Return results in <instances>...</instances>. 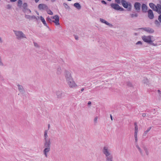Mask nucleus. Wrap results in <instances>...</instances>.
I'll use <instances>...</instances> for the list:
<instances>
[{
	"label": "nucleus",
	"mask_w": 161,
	"mask_h": 161,
	"mask_svg": "<svg viewBox=\"0 0 161 161\" xmlns=\"http://www.w3.org/2000/svg\"><path fill=\"white\" fill-rule=\"evenodd\" d=\"M47 13L49 14H50V15H53V12L50 9H49V10H47Z\"/></svg>",
	"instance_id": "obj_36"
},
{
	"label": "nucleus",
	"mask_w": 161,
	"mask_h": 161,
	"mask_svg": "<svg viewBox=\"0 0 161 161\" xmlns=\"http://www.w3.org/2000/svg\"><path fill=\"white\" fill-rule=\"evenodd\" d=\"M64 73L65 76L66 80H72L73 79L70 71L65 70Z\"/></svg>",
	"instance_id": "obj_8"
},
{
	"label": "nucleus",
	"mask_w": 161,
	"mask_h": 161,
	"mask_svg": "<svg viewBox=\"0 0 161 161\" xmlns=\"http://www.w3.org/2000/svg\"><path fill=\"white\" fill-rule=\"evenodd\" d=\"M97 119H98V117L97 116L96 117L94 118V122L95 123H97Z\"/></svg>",
	"instance_id": "obj_42"
},
{
	"label": "nucleus",
	"mask_w": 161,
	"mask_h": 161,
	"mask_svg": "<svg viewBox=\"0 0 161 161\" xmlns=\"http://www.w3.org/2000/svg\"><path fill=\"white\" fill-rule=\"evenodd\" d=\"M16 0H10V1L11 2H15Z\"/></svg>",
	"instance_id": "obj_49"
},
{
	"label": "nucleus",
	"mask_w": 161,
	"mask_h": 161,
	"mask_svg": "<svg viewBox=\"0 0 161 161\" xmlns=\"http://www.w3.org/2000/svg\"><path fill=\"white\" fill-rule=\"evenodd\" d=\"M135 125V132L134 134H137L138 132V126L137 125V123L135 122L134 123Z\"/></svg>",
	"instance_id": "obj_29"
},
{
	"label": "nucleus",
	"mask_w": 161,
	"mask_h": 161,
	"mask_svg": "<svg viewBox=\"0 0 161 161\" xmlns=\"http://www.w3.org/2000/svg\"><path fill=\"white\" fill-rule=\"evenodd\" d=\"M75 39L76 40H78V38L77 36H75Z\"/></svg>",
	"instance_id": "obj_50"
},
{
	"label": "nucleus",
	"mask_w": 161,
	"mask_h": 161,
	"mask_svg": "<svg viewBox=\"0 0 161 161\" xmlns=\"http://www.w3.org/2000/svg\"><path fill=\"white\" fill-rule=\"evenodd\" d=\"M61 73V69L59 66H58L57 71V73L58 75H60Z\"/></svg>",
	"instance_id": "obj_30"
},
{
	"label": "nucleus",
	"mask_w": 161,
	"mask_h": 161,
	"mask_svg": "<svg viewBox=\"0 0 161 161\" xmlns=\"http://www.w3.org/2000/svg\"><path fill=\"white\" fill-rule=\"evenodd\" d=\"M3 41L2 39V38L0 37V42L2 43L3 42Z\"/></svg>",
	"instance_id": "obj_48"
},
{
	"label": "nucleus",
	"mask_w": 161,
	"mask_h": 161,
	"mask_svg": "<svg viewBox=\"0 0 161 161\" xmlns=\"http://www.w3.org/2000/svg\"><path fill=\"white\" fill-rule=\"evenodd\" d=\"M127 85L129 87H131L132 86V84L130 82V81H128L127 82Z\"/></svg>",
	"instance_id": "obj_37"
},
{
	"label": "nucleus",
	"mask_w": 161,
	"mask_h": 161,
	"mask_svg": "<svg viewBox=\"0 0 161 161\" xmlns=\"http://www.w3.org/2000/svg\"><path fill=\"white\" fill-rule=\"evenodd\" d=\"M4 65L1 57L0 56V66H3Z\"/></svg>",
	"instance_id": "obj_34"
},
{
	"label": "nucleus",
	"mask_w": 161,
	"mask_h": 161,
	"mask_svg": "<svg viewBox=\"0 0 161 161\" xmlns=\"http://www.w3.org/2000/svg\"><path fill=\"white\" fill-rule=\"evenodd\" d=\"M74 6L78 10H80L81 8L80 4L78 3H76L74 4Z\"/></svg>",
	"instance_id": "obj_23"
},
{
	"label": "nucleus",
	"mask_w": 161,
	"mask_h": 161,
	"mask_svg": "<svg viewBox=\"0 0 161 161\" xmlns=\"http://www.w3.org/2000/svg\"><path fill=\"white\" fill-rule=\"evenodd\" d=\"M110 118L111 119V120H113L112 116L111 114H110Z\"/></svg>",
	"instance_id": "obj_53"
},
{
	"label": "nucleus",
	"mask_w": 161,
	"mask_h": 161,
	"mask_svg": "<svg viewBox=\"0 0 161 161\" xmlns=\"http://www.w3.org/2000/svg\"><path fill=\"white\" fill-rule=\"evenodd\" d=\"M38 8L40 10H44L47 9L48 7L45 4H40L38 6Z\"/></svg>",
	"instance_id": "obj_17"
},
{
	"label": "nucleus",
	"mask_w": 161,
	"mask_h": 161,
	"mask_svg": "<svg viewBox=\"0 0 161 161\" xmlns=\"http://www.w3.org/2000/svg\"><path fill=\"white\" fill-rule=\"evenodd\" d=\"M159 3H160V4L161 5V1H159Z\"/></svg>",
	"instance_id": "obj_56"
},
{
	"label": "nucleus",
	"mask_w": 161,
	"mask_h": 161,
	"mask_svg": "<svg viewBox=\"0 0 161 161\" xmlns=\"http://www.w3.org/2000/svg\"><path fill=\"white\" fill-rule=\"evenodd\" d=\"M159 95V96H160L161 95V91L159 90H158L157 91Z\"/></svg>",
	"instance_id": "obj_45"
},
{
	"label": "nucleus",
	"mask_w": 161,
	"mask_h": 161,
	"mask_svg": "<svg viewBox=\"0 0 161 161\" xmlns=\"http://www.w3.org/2000/svg\"><path fill=\"white\" fill-rule=\"evenodd\" d=\"M1 0H0V1H1Z\"/></svg>",
	"instance_id": "obj_60"
},
{
	"label": "nucleus",
	"mask_w": 161,
	"mask_h": 161,
	"mask_svg": "<svg viewBox=\"0 0 161 161\" xmlns=\"http://www.w3.org/2000/svg\"><path fill=\"white\" fill-rule=\"evenodd\" d=\"M116 3L118 4H120L121 2V0H114Z\"/></svg>",
	"instance_id": "obj_38"
},
{
	"label": "nucleus",
	"mask_w": 161,
	"mask_h": 161,
	"mask_svg": "<svg viewBox=\"0 0 161 161\" xmlns=\"http://www.w3.org/2000/svg\"><path fill=\"white\" fill-rule=\"evenodd\" d=\"M22 7L23 8V11L25 13V18L30 19V16L27 14H29L30 13V10L27 8V3H24Z\"/></svg>",
	"instance_id": "obj_4"
},
{
	"label": "nucleus",
	"mask_w": 161,
	"mask_h": 161,
	"mask_svg": "<svg viewBox=\"0 0 161 161\" xmlns=\"http://www.w3.org/2000/svg\"><path fill=\"white\" fill-rule=\"evenodd\" d=\"M13 31L18 40H21L23 38H26L25 35L21 31L13 30Z\"/></svg>",
	"instance_id": "obj_6"
},
{
	"label": "nucleus",
	"mask_w": 161,
	"mask_h": 161,
	"mask_svg": "<svg viewBox=\"0 0 161 161\" xmlns=\"http://www.w3.org/2000/svg\"><path fill=\"white\" fill-rule=\"evenodd\" d=\"M109 150L107 147H104L103 149V152L106 156V161H113V157Z\"/></svg>",
	"instance_id": "obj_2"
},
{
	"label": "nucleus",
	"mask_w": 161,
	"mask_h": 161,
	"mask_svg": "<svg viewBox=\"0 0 161 161\" xmlns=\"http://www.w3.org/2000/svg\"><path fill=\"white\" fill-rule=\"evenodd\" d=\"M121 3L123 6L126 8L128 11L131 10L132 5L130 2H127L125 0H121Z\"/></svg>",
	"instance_id": "obj_5"
},
{
	"label": "nucleus",
	"mask_w": 161,
	"mask_h": 161,
	"mask_svg": "<svg viewBox=\"0 0 161 161\" xmlns=\"http://www.w3.org/2000/svg\"><path fill=\"white\" fill-rule=\"evenodd\" d=\"M102 3L103 4H104L105 5H106L107 4V3L104 0H102L101 1Z\"/></svg>",
	"instance_id": "obj_43"
},
{
	"label": "nucleus",
	"mask_w": 161,
	"mask_h": 161,
	"mask_svg": "<svg viewBox=\"0 0 161 161\" xmlns=\"http://www.w3.org/2000/svg\"><path fill=\"white\" fill-rule=\"evenodd\" d=\"M63 5L66 9H70L67 3H63Z\"/></svg>",
	"instance_id": "obj_33"
},
{
	"label": "nucleus",
	"mask_w": 161,
	"mask_h": 161,
	"mask_svg": "<svg viewBox=\"0 0 161 161\" xmlns=\"http://www.w3.org/2000/svg\"><path fill=\"white\" fill-rule=\"evenodd\" d=\"M68 1H71L72 0H67Z\"/></svg>",
	"instance_id": "obj_57"
},
{
	"label": "nucleus",
	"mask_w": 161,
	"mask_h": 161,
	"mask_svg": "<svg viewBox=\"0 0 161 161\" xmlns=\"http://www.w3.org/2000/svg\"><path fill=\"white\" fill-rule=\"evenodd\" d=\"M144 83H147V82H144Z\"/></svg>",
	"instance_id": "obj_59"
},
{
	"label": "nucleus",
	"mask_w": 161,
	"mask_h": 161,
	"mask_svg": "<svg viewBox=\"0 0 161 161\" xmlns=\"http://www.w3.org/2000/svg\"><path fill=\"white\" fill-rule=\"evenodd\" d=\"M111 8L114 10L117 11H125V9L119 6L118 3H111L110 4Z\"/></svg>",
	"instance_id": "obj_7"
},
{
	"label": "nucleus",
	"mask_w": 161,
	"mask_h": 161,
	"mask_svg": "<svg viewBox=\"0 0 161 161\" xmlns=\"http://www.w3.org/2000/svg\"><path fill=\"white\" fill-rule=\"evenodd\" d=\"M51 19H54V20H53L54 22V23L55 24V25H59L60 24L59 23V17L58 15H55L53 16H51L50 17Z\"/></svg>",
	"instance_id": "obj_9"
},
{
	"label": "nucleus",
	"mask_w": 161,
	"mask_h": 161,
	"mask_svg": "<svg viewBox=\"0 0 161 161\" xmlns=\"http://www.w3.org/2000/svg\"><path fill=\"white\" fill-rule=\"evenodd\" d=\"M148 17L150 19H153L154 18V14L152 10L149 9L147 12Z\"/></svg>",
	"instance_id": "obj_14"
},
{
	"label": "nucleus",
	"mask_w": 161,
	"mask_h": 161,
	"mask_svg": "<svg viewBox=\"0 0 161 161\" xmlns=\"http://www.w3.org/2000/svg\"><path fill=\"white\" fill-rule=\"evenodd\" d=\"M139 29L142 30L149 33H153L154 32L153 29L149 27L141 28H139Z\"/></svg>",
	"instance_id": "obj_10"
},
{
	"label": "nucleus",
	"mask_w": 161,
	"mask_h": 161,
	"mask_svg": "<svg viewBox=\"0 0 161 161\" xmlns=\"http://www.w3.org/2000/svg\"><path fill=\"white\" fill-rule=\"evenodd\" d=\"M151 128L152 127L151 126L149 127L146 131H144V133L143 134L142 136L143 137L145 136L147 133L150 130Z\"/></svg>",
	"instance_id": "obj_26"
},
{
	"label": "nucleus",
	"mask_w": 161,
	"mask_h": 161,
	"mask_svg": "<svg viewBox=\"0 0 161 161\" xmlns=\"http://www.w3.org/2000/svg\"><path fill=\"white\" fill-rule=\"evenodd\" d=\"M56 94L58 98H61L65 95V93L62 91H58L56 92Z\"/></svg>",
	"instance_id": "obj_12"
},
{
	"label": "nucleus",
	"mask_w": 161,
	"mask_h": 161,
	"mask_svg": "<svg viewBox=\"0 0 161 161\" xmlns=\"http://www.w3.org/2000/svg\"><path fill=\"white\" fill-rule=\"evenodd\" d=\"M100 21L102 23H104L105 24H106V25H108L110 27H112L113 26L112 24L108 22L107 21H106L104 19H103L100 18Z\"/></svg>",
	"instance_id": "obj_18"
},
{
	"label": "nucleus",
	"mask_w": 161,
	"mask_h": 161,
	"mask_svg": "<svg viewBox=\"0 0 161 161\" xmlns=\"http://www.w3.org/2000/svg\"><path fill=\"white\" fill-rule=\"evenodd\" d=\"M40 19L41 21L42 22L43 25H44V26L47 27V28H49V27L47 25V23H46V21L44 19L43 17H42V16H40Z\"/></svg>",
	"instance_id": "obj_20"
},
{
	"label": "nucleus",
	"mask_w": 161,
	"mask_h": 161,
	"mask_svg": "<svg viewBox=\"0 0 161 161\" xmlns=\"http://www.w3.org/2000/svg\"><path fill=\"white\" fill-rule=\"evenodd\" d=\"M137 134H134V137L135 138V144H137V141L138 139L137 137Z\"/></svg>",
	"instance_id": "obj_35"
},
{
	"label": "nucleus",
	"mask_w": 161,
	"mask_h": 161,
	"mask_svg": "<svg viewBox=\"0 0 161 161\" xmlns=\"http://www.w3.org/2000/svg\"><path fill=\"white\" fill-rule=\"evenodd\" d=\"M149 6L150 8L152 9L153 10L156 12V10H158V8L156 7V5L153 3H151L149 4Z\"/></svg>",
	"instance_id": "obj_16"
},
{
	"label": "nucleus",
	"mask_w": 161,
	"mask_h": 161,
	"mask_svg": "<svg viewBox=\"0 0 161 161\" xmlns=\"http://www.w3.org/2000/svg\"><path fill=\"white\" fill-rule=\"evenodd\" d=\"M44 147L45 149L43 150V152L45 157H47V153L50 150V140L44 141Z\"/></svg>",
	"instance_id": "obj_3"
},
{
	"label": "nucleus",
	"mask_w": 161,
	"mask_h": 161,
	"mask_svg": "<svg viewBox=\"0 0 161 161\" xmlns=\"http://www.w3.org/2000/svg\"><path fill=\"white\" fill-rule=\"evenodd\" d=\"M46 20L47 22L51 24H52L53 22L54 23V22L53 20H52L51 18L49 17V16L46 18Z\"/></svg>",
	"instance_id": "obj_24"
},
{
	"label": "nucleus",
	"mask_w": 161,
	"mask_h": 161,
	"mask_svg": "<svg viewBox=\"0 0 161 161\" xmlns=\"http://www.w3.org/2000/svg\"><path fill=\"white\" fill-rule=\"evenodd\" d=\"M56 0H51V1L53 3Z\"/></svg>",
	"instance_id": "obj_55"
},
{
	"label": "nucleus",
	"mask_w": 161,
	"mask_h": 161,
	"mask_svg": "<svg viewBox=\"0 0 161 161\" xmlns=\"http://www.w3.org/2000/svg\"><path fill=\"white\" fill-rule=\"evenodd\" d=\"M153 111H155V109H153Z\"/></svg>",
	"instance_id": "obj_58"
},
{
	"label": "nucleus",
	"mask_w": 161,
	"mask_h": 161,
	"mask_svg": "<svg viewBox=\"0 0 161 161\" xmlns=\"http://www.w3.org/2000/svg\"><path fill=\"white\" fill-rule=\"evenodd\" d=\"M131 18H133L134 17H137L138 16V14L136 12H134L133 13L130 14Z\"/></svg>",
	"instance_id": "obj_28"
},
{
	"label": "nucleus",
	"mask_w": 161,
	"mask_h": 161,
	"mask_svg": "<svg viewBox=\"0 0 161 161\" xmlns=\"http://www.w3.org/2000/svg\"><path fill=\"white\" fill-rule=\"evenodd\" d=\"M157 8H158V10H156V12L159 14H161V5L159 4H157L156 5Z\"/></svg>",
	"instance_id": "obj_21"
},
{
	"label": "nucleus",
	"mask_w": 161,
	"mask_h": 161,
	"mask_svg": "<svg viewBox=\"0 0 161 161\" xmlns=\"http://www.w3.org/2000/svg\"><path fill=\"white\" fill-rule=\"evenodd\" d=\"M67 84L70 88H75L77 86L75 81H68Z\"/></svg>",
	"instance_id": "obj_13"
},
{
	"label": "nucleus",
	"mask_w": 161,
	"mask_h": 161,
	"mask_svg": "<svg viewBox=\"0 0 161 161\" xmlns=\"http://www.w3.org/2000/svg\"><path fill=\"white\" fill-rule=\"evenodd\" d=\"M142 147L144 150L146 155L147 156L148 155H149L148 149L145 146H143Z\"/></svg>",
	"instance_id": "obj_27"
},
{
	"label": "nucleus",
	"mask_w": 161,
	"mask_h": 161,
	"mask_svg": "<svg viewBox=\"0 0 161 161\" xmlns=\"http://www.w3.org/2000/svg\"><path fill=\"white\" fill-rule=\"evenodd\" d=\"M142 115L143 117H144L146 116V113H142Z\"/></svg>",
	"instance_id": "obj_46"
},
{
	"label": "nucleus",
	"mask_w": 161,
	"mask_h": 161,
	"mask_svg": "<svg viewBox=\"0 0 161 161\" xmlns=\"http://www.w3.org/2000/svg\"><path fill=\"white\" fill-rule=\"evenodd\" d=\"M48 130H46L44 133V141L50 140V138H47L48 135H47Z\"/></svg>",
	"instance_id": "obj_22"
},
{
	"label": "nucleus",
	"mask_w": 161,
	"mask_h": 161,
	"mask_svg": "<svg viewBox=\"0 0 161 161\" xmlns=\"http://www.w3.org/2000/svg\"><path fill=\"white\" fill-rule=\"evenodd\" d=\"M17 86L18 87V89L19 90V91L22 93H23L24 92L23 88L22 86L21 85H20L19 84L17 85Z\"/></svg>",
	"instance_id": "obj_25"
},
{
	"label": "nucleus",
	"mask_w": 161,
	"mask_h": 161,
	"mask_svg": "<svg viewBox=\"0 0 161 161\" xmlns=\"http://www.w3.org/2000/svg\"><path fill=\"white\" fill-rule=\"evenodd\" d=\"M153 37L152 36H146L144 35L142 37V39L145 42L154 46H156L157 44H154L153 42L155 40L154 39L152 38Z\"/></svg>",
	"instance_id": "obj_1"
},
{
	"label": "nucleus",
	"mask_w": 161,
	"mask_h": 161,
	"mask_svg": "<svg viewBox=\"0 0 161 161\" xmlns=\"http://www.w3.org/2000/svg\"><path fill=\"white\" fill-rule=\"evenodd\" d=\"M154 23L158 27H159L160 25V22L157 20H156L155 21Z\"/></svg>",
	"instance_id": "obj_32"
},
{
	"label": "nucleus",
	"mask_w": 161,
	"mask_h": 161,
	"mask_svg": "<svg viewBox=\"0 0 161 161\" xmlns=\"http://www.w3.org/2000/svg\"><path fill=\"white\" fill-rule=\"evenodd\" d=\"M141 4L139 2H136L134 4V8L136 12H140L141 9Z\"/></svg>",
	"instance_id": "obj_11"
},
{
	"label": "nucleus",
	"mask_w": 161,
	"mask_h": 161,
	"mask_svg": "<svg viewBox=\"0 0 161 161\" xmlns=\"http://www.w3.org/2000/svg\"><path fill=\"white\" fill-rule=\"evenodd\" d=\"M142 12L146 13L148 11V7L144 3H143L142 5Z\"/></svg>",
	"instance_id": "obj_15"
},
{
	"label": "nucleus",
	"mask_w": 161,
	"mask_h": 161,
	"mask_svg": "<svg viewBox=\"0 0 161 161\" xmlns=\"http://www.w3.org/2000/svg\"><path fill=\"white\" fill-rule=\"evenodd\" d=\"M158 16V20L161 23V14Z\"/></svg>",
	"instance_id": "obj_39"
},
{
	"label": "nucleus",
	"mask_w": 161,
	"mask_h": 161,
	"mask_svg": "<svg viewBox=\"0 0 161 161\" xmlns=\"http://www.w3.org/2000/svg\"><path fill=\"white\" fill-rule=\"evenodd\" d=\"M50 125L49 124L48 125V130L50 128Z\"/></svg>",
	"instance_id": "obj_51"
},
{
	"label": "nucleus",
	"mask_w": 161,
	"mask_h": 161,
	"mask_svg": "<svg viewBox=\"0 0 161 161\" xmlns=\"http://www.w3.org/2000/svg\"><path fill=\"white\" fill-rule=\"evenodd\" d=\"M84 90V89L83 88H82L81 90V92H82Z\"/></svg>",
	"instance_id": "obj_52"
},
{
	"label": "nucleus",
	"mask_w": 161,
	"mask_h": 161,
	"mask_svg": "<svg viewBox=\"0 0 161 161\" xmlns=\"http://www.w3.org/2000/svg\"><path fill=\"white\" fill-rule=\"evenodd\" d=\"M136 45L140 44L141 45H142V42L141 41H138L136 43Z\"/></svg>",
	"instance_id": "obj_40"
},
{
	"label": "nucleus",
	"mask_w": 161,
	"mask_h": 161,
	"mask_svg": "<svg viewBox=\"0 0 161 161\" xmlns=\"http://www.w3.org/2000/svg\"><path fill=\"white\" fill-rule=\"evenodd\" d=\"M87 104L88 105H90L91 104V101H89Z\"/></svg>",
	"instance_id": "obj_47"
},
{
	"label": "nucleus",
	"mask_w": 161,
	"mask_h": 161,
	"mask_svg": "<svg viewBox=\"0 0 161 161\" xmlns=\"http://www.w3.org/2000/svg\"><path fill=\"white\" fill-rule=\"evenodd\" d=\"M136 146L139 151V152L141 155L142 156H143L144 155L143 152L142 151V150L141 149V148L139 147L138 144H136Z\"/></svg>",
	"instance_id": "obj_19"
},
{
	"label": "nucleus",
	"mask_w": 161,
	"mask_h": 161,
	"mask_svg": "<svg viewBox=\"0 0 161 161\" xmlns=\"http://www.w3.org/2000/svg\"><path fill=\"white\" fill-rule=\"evenodd\" d=\"M11 6L10 4H8L7 5V8L8 9H10L11 8Z\"/></svg>",
	"instance_id": "obj_41"
},
{
	"label": "nucleus",
	"mask_w": 161,
	"mask_h": 161,
	"mask_svg": "<svg viewBox=\"0 0 161 161\" xmlns=\"http://www.w3.org/2000/svg\"><path fill=\"white\" fill-rule=\"evenodd\" d=\"M35 0V2L36 3H37L39 0Z\"/></svg>",
	"instance_id": "obj_54"
},
{
	"label": "nucleus",
	"mask_w": 161,
	"mask_h": 161,
	"mask_svg": "<svg viewBox=\"0 0 161 161\" xmlns=\"http://www.w3.org/2000/svg\"><path fill=\"white\" fill-rule=\"evenodd\" d=\"M22 1L21 0H19L18 2V6L19 8L22 7Z\"/></svg>",
	"instance_id": "obj_31"
},
{
	"label": "nucleus",
	"mask_w": 161,
	"mask_h": 161,
	"mask_svg": "<svg viewBox=\"0 0 161 161\" xmlns=\"http://www.w3.org/2000/svg\"><path fill=\"white\" fill-rule=\"evenodd\" d=\"M34 46L35 47H38V45L37 43H36L35 42H34Z\"/></svg>",
	"instance_id": "obj_44"
}]
</instances>
